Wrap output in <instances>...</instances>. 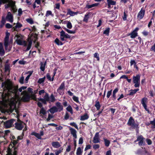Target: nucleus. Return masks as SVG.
<instances>
[{
  "mask_svg": "<svg viewBox=\"0 0 155 155\" xmlns=\"http://www.w3.org/2000/svg\"><path fill=\"white\" fill-rule=\"evenodd\" d=\"M31 135L35 136L38 139H41V135L38 133H36L35 132H33L31 133Z\"/></svg>",
  "mask_w": 155,
  "mask_h": 155,
  "instance_id": "30",
  "label": "nucleus"
},
{
  "mask_svg": "<svg viewBox=\"0 0 155 155\" xmlns=\"http://www.w3.org/2000/svg\"><path fill=\"white\" fill-rule=\"evenodd\" d=\"M15 37L17 38L16 41L18 45L24 46H26L27 42L23 40L22 35H16Z\"/></svg>",
  "mask_w": 155,
  "mask_h": 155,
  "instance_id": "5",
  "label": "nucleus"
},
{
  "mask_svg": "<svg viewBox=\"0 0 155 155\" xmlns=\"http://www.w3.org/2000/svg\"><path fill=\"white\" fill-rule=\"evenodd\" d=\"M112 90H110V91H109L107 92V98H109L110 96L112 94Z\"/></svg>",
  "mask_w": 155,
  "mask_h": 155,
  "instance_id": "59",
  "label": "nucleus"
},
{
  "mask_svg": "<svg viewBox=\"0 0 155 155\" xmlns=\"http://www.w3.org/2000/svg\"><path fill=\"white\" fill-rule=\"evenodd\" d=\"M15 37L17 38L16 41L18 45L24 46H26L27 42L23 40L22 35H16Z\"/></svg>",
  "mask_w": 155,
  "mask_h": 155,
  "instance_id": "4",
  "label": "nucleus"
},
{
  "mask_svg": "<svg viewBox=\"0 0 155 155\" xmlns=\"http://www.w3.org/2000/svg\"><path fill=\"white\" fill-rule=\"evenodd\" d=\"M66 34L63 30L60 32V38L61 41H64L65 40L64 38H65Z\"/></svg>",
  "mask_w": 155,
  "mask_h": 155,
  "instance_id": "24",
  "label": "nucleus"
},
{
  "mask_svg": "<svg viewBox=\"0 0 155 155\" xmlns=\"http://www.w3.org/2000/svg\"><path fill=\"white\" fill-rule=\"evenodd\" d=\"M10 132V131L9 130H6L4 132L0 131V137H5L6 136H7L9 133Z\"/></svg>",
  "mask_w": 155,
  "mask_h": 155,
  "instance_id": "20",
  "label": "nucleus"
},
{
  "mask_svg": "<svg viewBox=\"0 0 155 155\" xmlns=\"http://www.w3.org/2000/svg\"><path fill=\"white\" fill-rule=\"evenodd\" d=\"M138 29L139 28H136L130 34H129V35L130 36L131 38H134L137 36V32Z\"/></svg>",
  "mask_w": 155,
  "mask_h": 155,
  "instance_id": "14",
  "label": "nucleus"
},
{
  "mask_svg": "<svg viewBox=\"0 0 155 155\" xmlns=\"http://www.w3.org/2000/svg\"><path fill=\"white\" fill-rule=\"evenodd\" d=\"M5 26L7 28H12V25L9 23H7L6 24Z\"/></svg>",
  "mask_w": 155,
  "mask_h": 155,
  "instance_id": "64",
  "label": "nucleus"
},
{
  "mask_svg": "<svg viewBox=\"0 0 155 155\" xmlns=\"http://www.w3.org/2000/svg\"><path fill=\"white\" fill-rule=\"evenodd\" d=\"M66 109L71 114H72L73 113L72 108L70 105L68 106L66 108Z\"/></svg>",
  "mask_w": 155,
  "mask_h": 155,
  "instance_id": "36",
  "label": "nucleus"
},
{
  "mask_svg": "<svg viewBox=\"0 0 155 155\" xmlns=\"http://www.w3.org/2000/svg\"><path fill=\"white\" fill-rule=\"evenodd\" d=\"M22 26V25L18 22L16 24V25L12 28V29L13 30V31H17V29L21 28Z\"/></svg>",
  "mask_w": 155,
  "mask_h": 155,
  "instance_id": "21",
  "label": "nucleus"
},
{
  "mask_svg": "<svg viewBox=\"0 0 155 155\" xmlns=\"http://www.w3.org/2000/svg\"><path fill=\"white\" fill-rule=\"evenodd\" d=\"M14 124L15 128L18 130H22L25 125V123L23 121H21L18 118V117L17 122H15Z\"/></svg>",
  "mask_w": 155,
  "mask_h": 155,
  "instance_id": "7",
  "label": "nucleus"
},
{
  "mask_svg": "<svg viewBox=\"0 0 155 155\" xmlns=\"http://www.w3.org/2000/svg\"><path fill=\"white\" fill-rule=\"evenodd\" d=\"M145 13V10L142 8L138 14L137 16V18L139 20H140L143 18Z\"/></svg>",
  "mask_w": 155,
  "mask_h": 155,
  "instance_id": "15",
  "label": "nucleus"
},
{
  "mask_svg": "<svg viewBox=\"0 0 155 155\" xmlns=\"http://www.w3.org/2000/svg\"><path fill=\"white\" fill-rule=\"evenodd\" d=\"M9 35V33L7 34L4 40V45L5 50H7L8 48Z\"/></svg>",
  "mask_w": 155,
  "mask_h": 155,
  "instance_id": "12",
  "label": "nucleus"
},
{
  "mask_svg": "<svg viewBox=\"0 0 155 155\" xmlns=\"http://www.w3.org/2000/svg\"><path fill=\"white\" fill-rule=\"evenodd\" d=\"M145 138L142 135H140L137 137V139L135 142L138 141V144L140 145H142L143 143Z\"/></svg>",
  "mask_w": 155,
  "mask_h": 155,
  "instance_id": "11",
  "label": "nucleus"
},
{
  "mask_svg": "<svg viewBox=\"0 0 155 155\" xmlns=\"http://www.w3.org/2000/svg\"><path fill=\"white\" fill-rule=\"evenodd\" d=\"M69 129L71 134L73 135V137L74 138H76L77 136L76 135V130L72 128H70Z\"/></svg>",
  "mask_w": 155,
  "mask_h": 155,
  "instance_id": "22",
  "label": "nucleus"
},
{
  "mask_svg": "<svg viewBox=\"0 0 155 155\" xmlns=\"http://www.w3.org/2000/svg\"><path fill=\"white\" fill-rule=\"evenodd\" d=\"M136 93L134 91V90H131L129 91V95H133Z\"/></svg>",
  "mask_w": 155,
  "mask_h": 155,
  "instance_id": "57",
  "label": "nucleus"
},
{
  "mask_svg": "<svg viewBox=\"0 0 155 155\" xmlns=\"http://www.w3.org/2000/svg\"><path fill=\"white\" fill-rule=\"evenodd\" d=\"M50 15H51L53 16V15L52 14V12L51 11L48 10L46 12L45 16L47 17H48Z\"/></svg>",
  "mask_w": 155,
  "mask_h": 155,
  "instance_id": "42",
  "label": "nucleus"
},
{
  "mask_svg": "<svg viewBox=\"0 0 155 155\" xmlns=\"http://www.w3.org/2000/svg\"><path fill=\"white\" fill-rule=\"evenodd\" d=\"M26 21L31 24H33L34 21L31 18H27L26 19Z\"/></svg>",
  "mask_w": 155,
  "mask_h": 155,
  "instance_id": "53",
  "label": "nucleus"
},
{
  "mask_svg": "<svg viewBox=\"0 0 155 155\" xmlns=\"http://www.w3.org/2000/svg\"><path fill=\"white\" fill-rule=\"evenodd\" d=\"M70 125L71 126L74 127L76 129H78V126L75 122H73L71 123H70Z\"/></svg>",
  "mask_w": 155,
  "mask_h": 155,
  "instance_id": "55",
  "label": "nucleus"
},
{
  "mask_svg": "<svg viewBox=\"0 0 155 155\" xmlns=\"http://www.w3.org/2000/svg\"><path fill=\"white\" fill-rule=\"evenodd\" d=\"M5 54V51L2 43H0V55L3 56Z\"/></svg>",
  "mask_w": 155,
  "mask_h": 155,
  "instance_id": "27",
  "label": "nucleus"
},
{
  "mask_svg": "<svg viewBox=\"0 0 155 155\" xmlns=\"http://www.w3.org/2000/svg\"><path fill=\"white\" fill-rule=\"evenodd\" d=\"M32 44V41H30L28 42V45L27 46V48H26V51H28L31 48V45Z\"/></svg>",
  "mask_w": 155,
  "mask_h": 155,
  "instance_id": "48",
  "label": "nucleus"
},
{
  "mask_svg": "<svg viewBox=\"0 0 155 155\" xmlns=\"http://www.w3.org/2000/svg\"><path fill=\"white\" fill-rule=\"evenodd\" d=\"M48 111H49L51 114H53L55 113L58 112L57 110L56 107L54 106L48 110Z\"/></svg>",
  "mask_w": 155,
  "mask_h": 155,
  "instance_id": "19",
  "label": "nucleus"
},
{
  "mask_svg": "<svg viewBox=\"0 0 155 155\" xmlns=\"http://www.w3.org/2000/svg\"><path fill=\"white\" fill-rule=\"evenodd\" d=\"M89 18L88 14H86L85 15L84 18L83 19V21L87 22Z\"/></svg>",
  "mask_w": 155,
  "mask_h": 155,
  "instance_id": "47",
  "label": "nucleus"
},
{
  "mask_svg": "<svg viewBox=\"0 0 155 155\" xmlns=\"http://www.w3.org/2000/svg\"><path fill=\"white\" fill-rule=\"evenodd\" d=\"M99 5V3H95L91 5H87L86 7L88 9L91 8L92 7L97 6Z\"/></svg>",
  "mask_w": 155,
  "mask_h": 155,
  "instance_id": "29",
  "label": "nucleus"
},
{
  "mask_svg": "<svg viewBox=\"0 0 155 155\" xmlns=\"http://www.w3.org/2000/svg\"><path fill=\"white\" fill-rule=\"evenodd\" d=\"M52 114H48V117L46 119V120L47 121H49L51 120V119L54 117V116Z\"/></svg>",
  "mask_w": 155,
  "mask_h": 155,
  "instance_id": "46",
  "label": "nucleus"
},
{
  "mask_svg": "<svg viewBox=\"0 0 155 155\" xmlns=\"http://www.w3.org/2000/svg\"><path fill=\"white\" fill-rule=\"evenodd\" d=\"M110 29L109 28H107L105 29V30L104 31L103 33L104 34H106L107 35H109V33Z\"/></svg>",
  "mask_w": 155,
  "mask_h": 155,
  "instance_id": "52",
  "label": "nucleus"
},
{
  "mask_svg": "<svg viewBox=\"0 0 155 155\" xmlns=\"http://www.w3.org/2000/svg\"><path fill=\"white\" fill-rule=\"evenodd\" d=\"M94 106L96 107L97 109V110H99L101 107V105L100 104L99 102V101H96Z\"/></svg>",
  "mask_w": 155,
  "mask_h": 155,
  "instance_id": "40",
  "label": "nucleus"
},
{
  "mask_svg": "<svg viewBox=\"0 0 155 155\" xmlns=\"http://www.w3.org/2000/svg\"><path fill=\"white\" fill-rule=\"evenodd\" d=\"M13 2L12 0H9L7 2L8 4H6L5 5V8H8L9 7H11V6L13 5Z\"/></svg>",
  "mask_w": 155,
  "mask_h": 155,
  "instance_id": "25",
  "label": "nucleus"
},
{
  "mask_svg": "<svg viewBox=\"0 0 155 155\" xmlns=\"http://www.w3.org/2000/svg\"><path fill=\"white\" fill-rule=\"evenodd\" d=\"M107 4L110 5H116V2L112 0H107Z\"/></svg>",
  "mask_w": 155,
  "mask_h": 155,
  "instance_id": "32",
  "label": "nucleus"
},
{
  "mask_svg": "<svg viewBox=\"0 0 155 155\" xmlns=\"http://www.w3.org/2000/svg\"><path fill=\"white\" fill-rule=\"evenodd\" d=\"M22 11L21 8H20L18 10V14L19 16H20L22 14Z\"/></svg>",
  "mask_w": 155,
  "mask_h": 155,
  "instance_id": "63",
  "label": "nucleus"
},
{
  "mask_svg": "<svg viewBox=\"0 0 155 155\" xmlns=\"http://www.w3.org/2000/svg\"><path fill=\"white\" fill-rule=\"evenodd\" d=\"M82 153V151L80 147L78 148L77 151V155H80Z\"/></svg>",
  "mask_w": 155,
  "mask_h": 155,
  "instance_id": "50",
  "label": "nucleus"
},
{
  "mask_svg": "<svg viewBox=\"0 0 155 155\" xmlns=\"http://www.w3.org/2000/svg\"><path fill=\"white\" fill-rule=\"evenodd\" d=\"M73 100L76 102L77 103H79V98L78 97H77L75 96H74L73 97Z\"/></svg>",
  "mask_w": 155,
  "mask_h": 155,
  "instance_id": "51",
  "label": "nucleus"
},
{
  "mask_svg": "<svg viewBox=\"0 0 155 155\" xmlns=\"http://www.w3.org/2000/svg\"><path fill=\"white\" fill-rule=\"evenodd\" d=\"M46 64V62L45 63L41 62L40 63V68L41 70L43 71H44L45 69V67Z\"/></svg>",
  "mask_w": 155,
  "mask_h": 155,
  "instance_id": "28",
  "label": "nucleus"
},
{
  "mask_svg": "<svg viewBox=\"0 0 155 155\" xmlns=\"http://www.w3.org/2000/svg\"><path fill=\"white\" fill-rule=\"evenodd\" d=\"M24 135L23 132L22 135L18 136L17 137H15V136L13 135H11L10 136V139L12 140L11 142L14 145L17 144L19 140H21L23 138Z\"/></svg>",
  "mask_w": 155,
  "mask_h": 155,
  "instance_id": "6",
  "label": "nucleus"
},
{
  "mask_svg": "<svg viewBox=\"0 0 155 155\" xmlns=\"http://www.w3.org/2000/svg\"><path fill=\"white\" fill-rule=\"evenodd\" d=\"M64 29L67 32L69 33L74 34L75 33V31L70 30L65 28H64Z\"/></svg>",
  "mask_w": 155,
  "mask_h": 155,
  "instance_id": "45",
  "label": "nucleus"
},
{
  "mask_svg": "<svg viewBox=\"0 0 155 155\" xmlns=\"http://www.w3.org/2000/svg\"><path fill=\"white\" fill-rule=\"evenodd\" d=\"M146 99V98H143L141 100V103L145 110L148 112V113H150L149 110V109L147 108V106L146 104H145Z\"/></svg>",
  "mask_w": 155,
  "mask_h": 155,
  "instance_id": "18",
  "label": "nucleus"
},
{
  "mask_svg": "<svg viewBox=\"0 0 155 155\" xmlns=\"http://www.w3.org/2000/svg\"><path fill=\"white\" fill-rule=\"evenodd\" d=\"M67 27L69 29H71L72 28V25L71 23L69 21H68L67 24Z\"/></svg>",
  "mask_w": 155,
  "mask_h": 155,
  "instance_id": "49",
  "label": "nucleus"
},
{
  "mask_svg": "<svg viewBox=\"0 0 155 155\" xmlns=\"http://www.w3.org/2000/svg\"><path fill=\"white\" fill-rule=\"evenodd\" d=\"M54 42L56 43L58 45H63V43L58 38H56L54 40Z\"/></svg>",
  "mask_w": 155,
  "mask_h": 155,
  "instance_id": "34",
  "label": "nucleus"
},
{
  "mask_svg": "<svg viewBox=\"0 0 155 155\" xmlns=\"http://www.w3.org/2000/svg\"><path fill=\"white\" fill-rule=\"evenodd\" d=\"M89 117V116L86 113L83 115L81 116V117L80 120H84L87 119Z\"/></svg>",
  "mask_w": 155,
  "mask_h": 155,
  "instance_id": "26",
  "label": "nucleus"
},
{
  "mask_svg": "<svg viewBox=\"0 0 155 155\" xmlns=\"http://www.w3.org/2000/svg\"><path fill=\"white\" fill-rule=\"evenodd\" d=\"M94 57L97 59V61H99L100 58L99 55L97 53H96L94 54Z\"/></svg>",
  "mask_w": 155,
  "mask_h": 155,
  "instance_id": "58",
  "label": "nucleus"
},
{
  "mask_svg": "<svg viewBox=\"0 0 155 155\" xmlns=\"http://www.w3.org/2000/svg\"><path fill=\"white\" fill-rule=\"evenodd\" d=\"M7 152V155H17V152L15 150L13 152V153L12 154L11 153V150L10 149V148L8 147L6 151Z\"/></svg>",
  "mask_w": 155,
  "mask_h": 155,
  "instance_id": "23",
  "label": "nucleus"
},
{
  "mask_svg": "<svg viewBox=\"0 0 155 155\" xmlns=\"http://www.w3.org/2000/svg\"><path fill=\"white\" fill-rule=\"evenodd\" d=\"M38 100L41 101L44 104H46L47 102L49 101H50V97H49L48 94L46 93L43 98H38Z\"/></svg>",
  "mask_w": 155,
  "mask_h": 155,
  "instance_id": "10",
  "label": "nucleus"
},
{
  "mask_svg": "<svg viewBox=\"0 0 155 155\" xmlns=\"http://www.w3.org/2000/svg\"><path fill=\"white\" fill-rule=\"evenodd\" d=\"M75 14V13L70 9H68L67 13V15H69L71 16H73Z\"/></svg>",
  "mask_w": 155,
  "mask_h": 155,
  "instance_id": "41",
  "label": "nucleus"
},
{
  "mask_svg": "<svg viewBox=\"0 0 155 155\" xmlns=\"http://www.w3.org/2000/svg\"><path fill=\"white\" fill-rule=\"evenodd\" d=\"M46 78L49 81H53L54 80L53 77L52 78H51L50 75L49 73L47 74L46 75Z\"/></svg>",
  "mask_w": 155,
  "mask_h": 155,
  "instance_id": "44",
  "label": "nucleus"
},
{
  "mask_svg": "<svg viewBox=\"0 0 155 155\" xmlns=\"http://www.w3.org/2000/svg\"><path fill=\"white\" fill-rule=\"evenodd\" d=\"M15 4V3L14 2L13 3V5L11 6V10L13 13L17 11V9L16 8Z\"/></svg>",
  "mask_w": 155,
  "mask_h": 155,
  "instance_id": "31",
  "label": "nucleus"
},
{
  "mask_svg": "<svg viewBox=\"0 0 155 155\" xmlns=\"http://www.w3.org/2000/svg\"><path fill=\"white\" fill-rule=\"evenodd\" d=\"M150 124L153 125V128H155V119L153 121H150Z\"/></svg>",
  "mask_w": 155,
  "mask_h": 155,
  "instance_id": "60",
  "label": "nucleus"
},
{
  "mask_svg": "<svg viewBox=\"0 0 155 155\" xmlns=\"http://www.w3.org/2000/svg\"><path fill=\"white\" fill-rule=\"evenodd\" d=\"M6 19L10 22H13V16L10 12H8L7 15L6 17Z\"/></svg>",
  "mask_w": 155,
  "mask_h": 155,
  "instance_id": "16",
  "label": "nucleus"
},
{
  "mask_svg": "<svg viewBox=\"0 0 155 155\" xmlns=\"http://www.w3.org/2000/svg\"><path fill=\"white\" fill-rule=\"evenodd\" d=\"M64 91L62 90L59 89V88H58L57 90V92L60 95L63 94L64 93Z\"/></svg>",
  "mask_w": 155,
  "mask_h": 155,
  "instance_id": "54",
  "label": "nucleus"
},
{
  "mask_svg": "<svg viewBox=\"0 0 155 155\" xmlns=\"http://www.w3.org/2000/svg\"><path fill=\"white\" fill-rule=\"evenodd\" d=\"M127 124L131 126L133 128L136 129L137 133H138L139 131L138 125L135 123L134 120L132 117H130L129 118Z\"/></svg>",
  "mask_w": 155,
  "mask_h": 155,
  "instance_id": "2",
  "label": "nucleus"
},
{
  "mask_svg": "<svg viewBox=\"0 0 155 155\" xmlns=\"http://www.w3.org/2000/svg\"><path fill=\"white\" fill-rule=\"evenodd\" d=\"M140 76L138 74L136 76L133 77V82L134 84V87H139L140 84Z\"/></svg>",
  "mask_w": 155,
  "mask_h": 155,
  "instance_id": "9",
  "label": "nucleus"
},
{
  "mask_svg": "<svg viewBox=\"0 0 155 155\" xmlns=\"http://www.w3.org/2000/svg\"><path fill=\"white\" fill-rule=\"evenodd\" d=\"M65 88V84H64V82L61 83L60 86V87H59V88H59V89H60L61 90H62L64 91Z\"/></svg>",
  "mask_w": 155,
  "mask_h": 155,
  "instance_id": "37",
  "label": "nucleus"
},
{
  "mask_svg": "<svg viewBox=\"0 0 155 155\" xmlns=\"http://www.w3.org/2000/svg\"><path fill=\"white\" fill-rule=\"evenodd\" d=\"M127 15L125 13V12H124V15L123 16V19L124 21H125L127 20Z\"/></svg>",
  "mask_w": 155,
  "mask_h": 155,
  "instance_id": "62",
  "label": "nucleus"
},
{
  "mask_svg": "<svg viewBox=\"0 0 155 155\" xmlns=\"http://www.w3.org/2000/svg\"><path fill=\"white\" fill-rule=\"evenodd\" d=\"M57 110L58 112H60L62 111L63 109V106L61 103L59 102H57L55 104Z\"/></svg>",
  "mask_w": 155,
  "mask_h": 155,
  "instance_id": "17",
  "label": "nucleus"
},
{
  "mask_svg": "<svg viewBox=\"0 0 155 155\" xmlns=\"http://www.w3.org/2000/svg\"><path fill=\"white\" fill-rule=\"evenodd\" d=\"M45 77H44L43 78H39L38 81V83L41 84V83L44 82L45 81Z\"/></svg>",
  "mask_w": 155,
  "mask_h": 155,
  "instance_id": "38",
  "label": "nucleus"
},
{
  "mask_svg": "<svg viewBox=\"0 0 155 155\" xmlns=\"http://www.w3.org/2000/svg\"><path fill=\"white\" fill-rule=\"evenodd\" d=\"M69 114L68 112H66L65 113V115L64 116V119L65 120H68L69 117Z\"/></svg>",
  "mask_w": 155,
  "mask_h": 155,
  "instance_id": "61",
  "label": "nucleus"
},
{
  "mask_svg": "<svg viewBox=\"0 0 155 155\" xmlns=\"http://www.w3.org/2000/svg\"><path fill=\"white\" fill-rule=\"evenodd\" d=\"M10 69V66L9 64H6L5 65V71H9Z\"/></svg>",
  "mask_w": 155,
  "mask_h": 155,
  "instance_id": "56",
  "label": "nucleus"
},
{
  "mask_svg": "<svg viewBox=\"0 0 155 155\" xmlns=\"http://www.w3.org/2000/svg\"><path fill=\"white\" fill-rule=\"evenodd\" d=\"M2 87L7 91V93L3 94L2 97L3 100L5 102L9 101V99L8 96L11 94H13V97L10 100V104L12 105L15 106L16 104L18 103L19 105L21 102H28L31 99L35 100L36 97L34 94H30L26 91H24L21 93V95H22L21 97H20L18 95V86H13L11 82L9 81H5L2 83Z\"/></svg>",
  "mask_w": 155,
  "mask_h": 155,
  "instance_id": "1",
  "label": "nucleus"
},
{
  "mask_svg": "<svg viewBox=\"0 0 155 155\" xmlns=\"http://www.w3.org/2000/svg\"><path fill=\"white\" fill-rule=\"evenodd\" d=\"M40 114H41V116H42V114L45 115L46 114V111L43 107H42L40 111Z\"/></svg>",
  "mask_w": 155,
  "mask_h": 155,
  "instance_id": "33",
  "label": "nucleus"
},
{
  "mask_svg": "<svg viewBox=\"0 0 155 155\" xmlns=\"http://www.w3.org/2000/svg\"><path fill=\"white\" fill-rule=\"evenodd\" d=\"M104 140L105 145H109L110 144V141L109 140L106 138H104Z\"/></svg>",
  "mask_w": 155,
  "mask_h": 155,
  "instance_id": "43",
  "label": "nucleus"
},
{
  "mask_svg": "<svg viewBox=\"0 0 155 155\" xmlns=\"http://www.w3.org/2000/svg\"><path fill=\"white\" fill-rule=\"evenodd\" d=\"M100 140L99 133L97 132L95 134V135L93 137V142L94 143H98L100 142Z\"/></svg>",
  "mask_w": 155,
  "mask_h": 155,
  "instance_id": "13",
  "label": "nucleus"
},
{
  "mask_svg": "<svg viewBox=\"0 0 155 155\" xmlns=\"http://www.w3.org/2000/svg\"><path fill=\"white\" fill-rule=\"evenodd\" d=\"M63 150V148L61 147L60 149L56 150L55 152V154L56 155H59V154L61 153Z\"/></svg>",
  "mask_w": 155,
  "mask_h": 155,
  "instance_id": "35",
  "label": "nucleus"
},
{
  "mask_svg": "<svg viewBox=\"0 0 155 155\" xmlns=\"http://www.w3.org/2000/svg\"><path fill=\"white\" fill-rule=\"evenodd\" d=\"M15 122H16L15 120L11 119L4 122V125L6 128H9L14 126Z\"/></svg>",
  "mask_w": 155,
  "mask_h": 155,
  "instance_id": "8",
  "label": "nucleus"
},
{
  "mask_svg": "<svg viewBox=\"0 0 155 155\" xmlns=\"http://www.w3.org/2000/svg\"><path fill=\"white\" fill-rule=\"evenodd\" d=\"M15 37L17 38L16 41L18 45L24 46H26L27 42L23 40L22 35H16Z\"/></svg>",
  "mask_w": 155,
  "mask_h": 155,
  "instance_id": "3",
  "label": "nucleus"
},
{
  "mask_svg": "<svg viewBox=\"0 0 155 155\" xmlns=\"http://www.w3.org/2000/svg\"><path fill=\"white\" fill-rule=\"evenodd\" d=\"M56 100V99L54 96V95L52 94L51 95L50 97V99L49 101L51 102H54Z\"/></svg>",
  "mask_w": 155,
  "mask_h": 155,
  "instance_id": "39",
  "label": "nucleus"
}]
</instances>
